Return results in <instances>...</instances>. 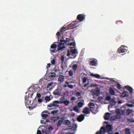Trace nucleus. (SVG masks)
I'll list each match as a JSON object with an SVG mask.
<instances>
[{"label": "nucleus", "instance_id": "58836bf2", "mask_svg": "<svg viewBox=\"0 0 134 134\" xmlns=\"http://www.w3.org/2000/svg\"><path fill=\"white\" fill-rule=\"evenodd\" d=\"M44 99L46 101L48 102L50 101L51 99L50 98V97L48 96H46L45 97Z\"/></svg>", "mask_w": 134, "mask_h": 134}, {"label": "nucleus", "instance_id": "37998d69", "mask_svg": "<svg viewBox=\"0 0 134 134\" xmlns=\"http://www.w3.org/2000/svg\"><path fill=\"white\" fill-rule=\"evenodd\" d=\"M64 40V41H65L64 42V44L65 43H66L67 44V42H69L70 41V39L68 38H66V40Z\"/></svg>", "mask_w": 134, "mask_h": 134}, {"label": "nucleus", "instance_id": "a878e982", "mask_svg": "<svg viewBox=\"0 0 134 134\" xmlns=\"http://www.w3.org/2000/svg\"><path fill=\"white\" fill-rule=\"evenodd\" d=\"M132 111V109H127L126 111V115H129Z\"/></svg>", "mask_w": 134, "mask_h": 134}, {"label": "nucleus", "instance_id": "3c124183", "mask_svg": "<svg viewBox=\"0 0 134 134\" xmlns=\"http://www.w3.org/2000/svg\"><path fill=\"white\" fill-rule=\"evenodd\" d=\"M41 96V94L40 93H37L36 94V97L38 98H40Z\"/></svg>", "mask_w": 134, "mask_h": 134}, {"label": "nucleus", "instance_id": "cd10ccee", "mask_svg": "<svg viewBox=\"0 0 134 134\" xmlns=\"http://www.w3.org/2000/svg\"><path fill=\"white\" fill-rule=\"evenodd\" d=\"M60 103H63V102H64L66 100L65 96H63L62 98H60Z\"/></svg>", "mask_w": 134, "mask_h": 134}, {"label": "nucleus", "instance_id": "e433bc0d", "mask_svg": "<svg viewBox=\"0 0 134 134\" xmlns=\"http://www.w3.org/2000/svg\"><path fill=\"white\" fill-rule=\"evenodd\" d=\"M68 74L70 76H72L73 75V71L72 70H70L68 71Z\"/></svg>", "mask_w": 134, "mask_h": 134}, {"label": "nucleus", "instance_id": "a19ab883", "mask_svg": "<svg viewBox=\"0 0 134 134\" xmlns=\"http://www.w3.org/2000/svg\"><path fill=\"white\" fill-rule=\"evenodd\" d=\"M83 105V103L81 102H79L78 104V106L79 108H81L82 107Z\"/></svg>", "mask_w": 134, "mask_h": 134}, {"label": "nucleus", "instance_id": "f704fd0d", "mask_svg": "<svg viewBox=\"0 0 134 134\" xmlns=\"http://www.w3.org/2000/svg\"><path fill=\"white\" fill-rule=\"evenodd\" d=\"M133 107V105L132 104H127V105H124L123 106L122 108H126V107Z\"/></svg>", "mask_w": 134, "mask_h": 134}, {"label": "nucleus", "instance_id": "aec40b11", "mask_svg": "<svg viewBox=\"0 0 134 134\" xmlns=\"http://www.w3.org/2000/svg\"><path fill=\"white\" fill-rule=\"evenodd\" d=\"M70 124L71 122L70 120H64L63 122V125L68 126Z\"/></svg>", "mask_w": 134, "mask_h": 134}, {"label": "nucleus", "instance_id": "2f4dec72", "mask_svg": "<svg viewBox=\"0 0 134 134\" xmlns=\"http://www.w3.org/2000/svg\"><path fill=\"white\" fill-rule=\"evenodd\" d=\"M82 80L83 83H85L87 81V78L85 77H82Z\"/></svg>", "mask_w": 134, "mask_h": 134}, {"label": "nucleus", "instance_id": "603ef678", "mask_svg": "<svg viewBox=\"0 0 134 134\" xmlns=\"http://www.w3.org/2000/svg\"><path fill=\"white\" fill-rule=\"evenodd\" d=\"M38 102L39 103H41L42 102V99L39 98L37 100Z\"/></svg>", "mask_w": 134, "mask_h": 134}, {"label": "nucleus", "instance_id": "680f3d73", "mask_svg": "<svg viewBox=\"0 0 134 134\" xmlns=\"http://www.w3.org/2000/svg\"><path fill=\"white\" fill-rule=\"evenodd\" d=\"M61 68L62 69V70L63 71L64 70V65L62 64L61 65Z\"/></svg>", "mask_w": 134, "mask_h": 134}, {"label": "nucleus", "instance_id": "72a5a7b5", "mask_svg": "<svg viewBox=\"0 0 134 134\" xmlns=\"http://www.w3.org/2000/svg\"><path fill=\"white\" fill-rule=\"evenodd\" d=\"M59 111V110H54L51 111V114L54 115L55 114L57 113Z\"/></svg>", "mask_w": 134, "mask_h": 134}, {"label": "nucleus", "instance_id": "7ed1b4c3", "mask_svg": "<svg viewBox=\"0 0 134 134\" xmlns=\"http://www.w3.org/2000/svg\"><path fill=\"white\" fill-rule=\"evenodd\" d=\"M77 54V52L76 49H71L70 51L69 50H68V53L67 55L68 56L71 55V56L70 57L71 58H74Z\"/></svg>", "mask_w": 134, "mask_h": 134}, {"label": "nucleus", "instance_id": "a211bd4d", "mask_svg": "<svg viewBox=\"0 0 134 134\" xmlns=\"http://www.w3.org/2000/svg\"><path fill=\"white\" fill-rule=\"evenodd\" d=\"M65 119L64 117H62L60 119V120H59L57 124V126L58 127L60 126L63 122L64 121Z\"/></svg>", "mask_w": 134, "mask_h": 134}, {"label": "nucleus", "instance_id": "79ce46f5", "mask_svg": "<svg viewBox=\"0 0 134 134\" xmlns=\"http://www.w3.org/2000/svg\"><path fill=\"white\" fill-rule=\"evenodd\" d=\"M122 22L121 21H117L116 22V24L119 25L122 24Z\"/></svg>", "mask_w": 134, "mask_h": 134}, {"label": "nucleus", "instance_id": "f8f14e48", "mask_svg": "<svg viewBox=\"0 0 134 134\" xmlns=\"http://www.w3.org/2000/svg\"><path fill=\"white\" fill-rule=\"evenodd\" d=\"M88 106L90 107L91 110V111H93L95 110V105L94 103L92 102L89 103L88 104Z\"/></svg>", "mask_w": 134, "mask_h": 134}, {"label": "nucleus", "instance_id": "0eeeda50", "mask_svg": "<svg viewBox=\"0 0 134 134\" xmlns=\"http://www.w3.org/2000/svg\"><path fill=\"white\" fill-rule=\"evenodd\" d=\"M92 91L94 94L98 96L100 93V90L98 88H97L95 90H92Z\"/></svg>", "mask_w": 134, "mask_h": 134}, {"label": "nucleus", "instance_id": "69168bd1", "mask_svg": "<svg viewBox=\"0 0 134 134\" xmlns=\"http://www.w3.org/2000/svg\"><path fill=\"white\" fill-rule=\"evenodd\" d=\"M91 87H95L97 86L96 84H93L92 83L91 84Z\"/></svg>", "mask_w": 134, "mask_h": 134}, {"label": "nucleus", "instance_id": "c03bdc74", "mask_svg": "<svg viewBox=\"0 0 134 134\" xmlns=\"http://www.w3.org/2000/svg\"><path fill=\"white\" fill-rule=\"evenodd\" d=\"M37 104H34V102H33L32 103V106L31 107H32V109H33L34 108H36V107Z\"/></svg>", "mask_w": 134, "mask_h": 134}, {"label": "nucleus", "instance_id": "bb28decb", "mask_svg": "<svg viewBox=\"0 0 134 134\" xmlns=\"http://www.w3.org/2000/svg\"><path fill=\"white\" fill-rule=\"evenodd\" d=\"M59 118L60 117L59 116L54 117L52 118V120L54 122H55L57 121L58 119H59Z\"/></svg>", "mask_w": 134, "mask_h": 134}, {"label": "nucleus", "instance_id": "338daca9", "mask_svg": "<svg viewBox=\"0 0 134 134\" xmlns=\"http://www.w3.org/2000/svg\"><path fill=\"white\" fill-rule=\"evenodd\" d=\"M107 132L108 134H112V131H109Z\"/></svg>", "mask_w": 134, "mask_h": 134}, {"label": "nucleus", "instance_id": "f03ea898", "mask_svg": "<svg viewBox=\"0 0 134 134\" xmlns=\"http://www.w3.org/2000/svg\"><path fill=\"white\" fill-rule=\"evenodd\" d=\"M62 88L59 86H58L57 88L53 92V94L56 98H58L59 96H62Z\"/></svg>", "mask_w": 134, "mask_h": 134}, {"label": "nucleus", "instance_id": "393cba45", "mask_svg": "<svg viewBox=\"0 0 134 134\" xmlns=\"http://www.w3.org/2000/svg\"><path fill=\"white\" fill-rule=\"evenodd\" d=\"M68 46H70L71 47H69V48H72L74 47L75 45V42H71L69 44H68Z\"/></svg>", "mask_w": 134, "mask_h": 134}, {"label": "nucleus", "instance_id": "5fc2aeb1", "mask_svg": "<svg viewBox=\"0 0 134 134\" xmlns=\"http://www.w3.org/2000/svg\"><path fill=\"white\" fill-rule=\"evenodd\" d=\"M106 99L108 100H109L111 99V97L109 96H108L106 97Z\"/></svg>", "mask_w": 134, "mask_h": 134}, {"label": "nucleus", "instance_id": "b1692460", "mask_svg": "<svg viewBox=\"0 0 134 134\" xmlns=\"http://www.w3.org/2000/svg\"><path fill=\"white\" fill-rule=\"evenodd\" d=\"M109 93L111 95H113L115 94V92L113 90V89L112 88H110L109 90Z\"/></svg>", "mask_w": 134, "mask_h": 134}, {"label": "nucleus", "instance_id": "09e8293b", "mask_svg": "<svg viewBox=\"0 0 134 134\" xmlns=\"http://www.w3.org/2000/svg\"><path fill=\"white\" fill-rule=\"evenodd\" d=\"M76 99V98L75 96H72L70 99V101H74Z\"/></svg>", "mask_w": 134, "mask_h": 134}, {"label": "nucleus", "instance_id": "bf43d9fd", "mask_svg": "<svg viewBox=\"0 0 134 134\" xmlns=\"http://www.w3.org/2000/svg\"><path fill=\"white\" fill-rule=\"evenodd\" d=\"M37 134H42L41 131L40 130H38L37 132Z\"/></svg>", "mask_w": 134, "mask_h": 134}, {"label": "nucleus", "instance_id": "6e6552de", "mask_svg": "<svg viewBox=\"0 0 134 134\" xmlns=\"http://www.w3.org/2000/svg\"><path fill=\"white\" fill-rule=\"evenodd\" d=\"M103 128H105V133L107 131H112V125L110 124H107L105 127H103Z\"/></svg>", "mask_w": 134, "mask_h": 134}, {"label": "nucleus", "instance_id": "f257e3e1", "mask_svg": "<svg viewBox=\"0 0 134 134\" xmlns=\"http://www.w3.org/2000/svg\"><path fill=\"white\" fill-rule=\"evenodd\" d=\"M85 15L83 14H80L78 15L77 16V19L79 21L77 22L76 21L72 22L70 24L67 25V27L68 28H70L72 27V28L70 29L73 28V26L76 24L77 23H79L82 22L85 20Z\"/></svg>", "mask_w": 134, "mask_h": 134}, {"label": "nucleus", "instance_id": "4d7b16f0", "mask_svg": "<svg viewBox=\"0 0 134 134\" xmlns=\"http://www.w3.org/2000/svg\"><path fill=\"white\" fill-rule=\"evenodd\" d=\"M76 95L77 96H80L81 95V93L80 92H77L76 93Z\"/></svg>", "mask_w": 134, "mask_h": 134}, {"label": "nucleus", "instance_id": "864d4df0", "mask_svg": "<svg viewBox=\"0 0 134 134\" xmlns=\"http://www.w3.org/2000/svg\"><path fill=\"white\" fill-rule=\"evenodd\" d=\"M122 96L123 97H127L128 95L125 94L124 92H123L122 94Z\"/></svg>", "mask_w": 134, "mask_h": 134}, {"label": "nucleus", "instance_id": "1a4fd4ad", "mask_svg": "<svg viewBox=\"0 0 134 134\" xmlns=\"http://www.w3.org/2000/svg\"><path fill=\"white\" fill-rule=\"evenodd\" d=\"M124 45H122L121 47H120L119 48H118L117 51V52L118 53L120 54L121 53H124L126 52V50L124 48H121V47H124Z\"/></svg>", "mask_w": 134, "mask_h": 134}, {"label": "nucleus", "instance_id": "0e129e2a", "mask_svg": "<svg viewBox=\"0 0 134 134\" xmlns=\"http://www.w3.org/2000/svg\"><path fill=\"white\" fill-rule=\"evenodd\" d=\"M89 85V83H87L84 85L83 86L85 87H86Z\"/></svg>", "mask_w": 134, "mask_h": 134}, {"label": "nucleus", "instance_id": "4c0bfd02", "mask_svg": "<svg viewBox=\"0 0 134 134\" xmlns=\"http://www.w3.org/2000/svg\"><path fill=\"white\" fill-rule=\"evenodd\" d=\"M41 116L43 118V119H46L48 116V115L47 114H42L41 115Z\"/></svg>", "mask_w": 134, "mask_h": 134}, {"label": "nucleus", "instance_id": "412c9836", "mask_svg": "<svg viewBox=\"0 0 134 134\" xmlns=\"http://www.w3.org/2000/svg\"><path fill=\"white\" fill-rule=\"evenodd\" d=\"M111 114L109 113H106L105 115L104 116V118L105 120H108L110 117V115Z\"/></svg>", "mask_w": 134, "mask_h": 134}, {"label": "nucleus", "instance_id": "6e6d98bb", "mask_svg": "<svg viewBox=\"0 0 134 134\" xmlns=\"http://www.w3.org/2000/svg\"><path fill=\"white\" fill-rule=\"evenodd\" d=\"M66 28L64 27V26H63L62 28L60 29V32H62L63 31V29H65Z\"/></svg>", "mask_w": 134, "mask_h": 134}, {"label": "nucleus", "instance_id": "9b49d317", "mask_svg": "<svg viewBox=\"0 0 134 134\" xmlns=\"http://www.w3.org/2000/svg\"><path fill=\"white\" fill-rule=\"evenodd\" d=\"M105 129L104 128L103 126H102L99 130V131H97L95 134H105Z\"/></svg>", "mask_w": 134, "mask_h": 134}, {"label": "nucleus", "instance_id": "49530a36", "mask_svg": "<svg viewBox=\"0 0 134 134\" xmlns=\"http://www.w3.org/2000/svg\"><path fill=\"white\" fill-rule=\"evenodd\" d=\"M51 64L53 65H55V64L56 61L55 59H53V60H51Z\"/></svg>", "mask_w": 134, "mask_h": 134}, {"label": "nucleus", "instance_id": "4be33fe9", "mask_svg": "<svg viewBox=\"0 0 134 134\" xmlns=\"http://www.w3.org/2000/svg\"><path fill=\"white\" fill-rule=\"evenodd\" d=\"M82 112L83 113L88 114L89 113V108L87 107H85L83 109Z\"/></svg>", "mask_w": 134, "mask_h": 134}, {"label": "nucleus", "instance_id": "c85d7f7f", "mask_svg": "<svg viewBox=\"0 0 134 134\" xmlns=\"http://www.w3.org/2000/svg\"><path fill=\"white\" fill-rule=\"evenodd\" d=\"M70 103V101L68 100H66L64 102H63V104H64L66 106H68Z\"/></svg>", "mask_w": 134, "mask_h": 134}, {"label": "nucleus", "instance_id": "7c9ffc66", "mask_svg": "<svg viewBox=\"0 0 134 134\" xmlns=\"http://www.w3.org/2000/svg\"><path fill=\"white\" fill-rule=\"evenodd\" d=\"M77 66V64H74L72 66V69L74 71L76 70Z\"/></svg>", "mask_w": 134, "mask_h": 134}, {"label": "nucleus", "instance_id": "9d476101", "mask_svg": "<svg viewBox=\"0 0 134 134\" xmlns=\"http://www.w3.org/2000/svg\"><path fill=\"white\" fill-rule=\"evenodd\" d=\"M117 102L115 101L114 98L110 100V105L109 107L110 106L111 108L113 107L114 106H115Z\"/></svg>", "mask_w": 134, "mask_h": 134}, {"label": "nucleus", "instance_id": "13d9d810", "mask_svg": "<svg viewBox=\"0 0 134 134\" xmlns=\"http://www.w3.org/2000/svg\"><path fill=\"white\" fill-rule=\"evenodd\" d=\"M48 112V110L44 111L42 112V113H48L49 114H49V113Z\"/></svg>", "mask_w": 134, "mask_h": 134}, {"label": "nucleus", "instance_id": "6ab92c4d", "mask_svg": "<svg viewBox=\"0 0 134 134\" xmlns=\"http://www.w3.org/2000/svg\"><path fill=\"white\" fill-rule=\"evenodd\" d=\"M116 113L117 114L116 118H120V110L119 109H117L115 111Z\"/></svg>", "mask_w": 134, "mask_h": 134}, {"label": "nucleus", "instance_id": "423d86ee", "mask_svg": "<svg viewBox=\"0 0 134 134\" xmlns=\"http://www.w3.org/2000/svg\"><path fill=\"white\" fill-rule=\"evenodd\" d=\"M56 42H54L53 44L51 45V49L50 50L51 52L52 53H55L58 51L56 49L57 47V45L55 44Z\"/></svg>", "mask_w": 134, "mask_h": 134}, {"label": "nucleus", "instance_id": "052dcab7", "mask_svg": "<svg viewBox=\"0 0 134 134\" xmlns=\"http://www.w3.org/2000/svg\"><path fill=\"white\" fill-rule=\"evenodd\" d=\"M56 35L58 37V38H59V36H60V32H58L57 34Z\"/></svg>", "mask_w": 134, "mask_h": 134}, {"label": "nucleus", "instance_id": "f3484780", "mask_svg": "<svg viewBox=\"0 0 134 134\" xmlns=\"http://www.w3.org/2000/svg\"><path fill=\"white\" fill-rule=\"evenodd\" d=\"M97 64V60L95 59L90 61V64L92 66H96Z\"/></svg>", "mask_w": 134, "mask_h": 134}, {"label": "nucleus", "instance_id": "dca6fc26", "mask_svg": "<svg viewBox=\"0 0 134 134\" xmlns=\"http://www.w3.org/2000/svg\"><path fill=\"white\" fill-rule=\"evenodd\" d=\"M84 118V115L83 114H81L77 117V120L79 122H81L83 120Z\"/></svg>", "mask_w": 134, "mask_h": 134}, {"label": "nucleus", "instance_id": "ea45409f", "mask_svg": "<svg viewBox=\"0 0 134 134\" xmlns=\"http://www.w3.org/2000/svg\"><path fill=\"white\" fill-rule=\"evenodd\" d=\"M50 76L52 78L55 77L56 76V74L54 72H52L51 73Z\"/></svg>", "mask_w": 134, "mask_h": 134}, {"label": "nucleus", "instance_id": "8fccbe9b", "mask_svg": "<svg viewBox=\"0 0 134 134\" xmlns=\"http://www.w3.org/2000/svg\"><path fill=\"white\" fill-rule=\"evenodd\" d=\"M61 60L62 62H64V55H62L61 57Z\"/></svg>", "mask_w": 134, "mask_h": 134}, {"label": "nucleus", "instance_id": "e2e57ef3", "mask_svg": "<svg viewBox=\"0 0 134 134\" xmlns=\"http://www.w3.org/2000/svg\"><path fill=\"white\" fill-rule=\"evenodd\" d=\"M51 65V64L50 63H48L47 64V68L48 69L49 67H50Z\"/></svg>", "mask_w": 134, "mask_h": 134}, {"label": "nucleus", "instance_id": "de8ad7c7", "mask_svg": "<svg viewBox=\"0 0 134 134\" xmlns=\"http://www.w3.org/2000/svg\"><path fill=\"white\" fill-rule=\"evenodd\" d=\"M117 88L119 89H120L121 88V85L120 83H117Z\"/></svg>", "mask_w": 134, "mask_h": 134}, {"label": "nucleus", "instance_id": "473e14b6", "mask_svg": "<svg viewBox=\"0 0 134 134\" xmlns=\"http://www.w3.org/2000/svg\"><path fill=\"white\" fill-rule=\"evenodd\" d=\"M65 83L68 86L69 88H73V87H74L72 85H69V83H68V82H67V81H66L65 82Z\"/></svg>", "mask_w": 134, "mask_h": 134}, {"label": "nucleus", "instance_id": "ddd939ff", "mask_svg": "<svg viewBox=\"0 0 134 134\" xmlns=\"http://www.w3.org/2000/svg\"><path fill=\"white\" fill-rule=\"evenodd\" d=\"M59 77L58 81L60 83H63L64 80V76L63 75H59Z\"/></svg>", "mask_w": 134, "mask_h": 134}, {"label": "nucleus", "instance_id": "39448f33", "mask_svg": "<svg viewBox=\"0 0 134 134\" xmlns=\"http://www.w3.org/2000/svg\"><path fill=\"white\" fill-rule=\"evenodd\" d=\"M64 40H60V43L58 45V51H59L60 50H63L65 48V47L64 45Z\"/></svg>", "mask_w": 134, "mask_h": 134}, {"label": "nucleus", "instance_id": "c756f323", "mask_svg": "<svg viewBox=\"0 0 134 134\" xmlns=\"http://www.w3.org/2000/svg\"><path fill=\"white\" fill-rule=\"evenodd\" d=\"M125 133L126 134H130V128H126L125 129Z\"/></svg>", "mask_w": 134, "mask_h": 134}, {"label": "nucleus", "instance_id": "2eb2a0df", "mask_svg": "<svg viewBox=\"0 0 134 134\" xmlns=\"http://www.w3.org/2000/svg\"><path fill=\"white\" fill-rule=\"evenodd\" d=\"M125 88L127 89L130 92L131 94H132L133 93V90L131 87H130L129 86H125Z\"/></svg>", "mask_w": 134, "mask_h": 134}, {"label": "nucleus", "instance_id": "774afa93", "mask_svg": "<svg viewBox=\"0 0 134 134\" xmlns=\"http://www.w3.org/2000/svg\"><path fill=\"white\" fill-rule=\"evenodd\" d=\"M33 94H34V93L32 92L31 93H29V94H28V95H29V96H30H30H31L32 97V96L33 95Z\"/></svg>", "mask_w": 134, "mask_h": 134}, {"label": "nucleus", "instance_id": "5701e85b", "mask_svg": "<svg viewBox=\"0 0 134 134\" xmlns=\"http://www.w3.org/2000/svg\"><path fill=\"white\" fill-rule=\"evenodd\" d=\"M91 76H93L96 77V78L98 79H100V75L98 74H93V73H92L90 75Z\"/></svg>", "mask_w": 134, "mask_h": 134}, {"label": "nucleus", "instance_id": "20e7f679", "mask_svg": "<svg viewBox=\"0 0 134 134\" xmlns=\"http://www.w3.org/2000/svg\"><path fill=\"white\" fill-rule=\"evenodd\" d=\"M60 103V102L59 100H54L53 102L52 103H51L48 105L47 107L50 108L58 107V104Z\"/></svg>", "mask_w": 134, "mask_h": 134}, {"label": "nucleus", "instance_id": "a18cd8bd", "mask_svg": "<svg viewBox=\"0 0 134 134\" xmlns=\"http://www.w3.org/2000/svg\"><path fill=\"white\" fill-rule=\"evenodd\" d=\"M53 82H51V83H49L47 85V88H48L51 86L53 84Z\"/></svg>", "mask_w": 134, "mask_h": 134}, {"label": "nucleus", "instance_id": "4468645a", "mask_svg": "<svg viewBox=\"0 0 134 134\" xmlns=\"http://www.w3.org/2000/svg\"><path fill=\"white\" fill-rule=\"evenodd\" d=\"M53 127L52 126H49L45 130V133L46 134H48L51 133V131L53 130Z\"/></svg>", "mask_w": 134, "mask_h": 134}, {"label": "nucleus", "instance_id": "c9c22d12", "mask_svg": "<svg viewBox=\"0 0 134 134\" xmlns=\"http://www.w3.org/2000/svg\"><path fill=\"white\" fill-rule=\"evenodd\" d=\"M73 110L77 113H79V109L77 107H75L73 108Z\"/></svg>", "mask_w": 134, "mask_h": 134}]
</instances>
